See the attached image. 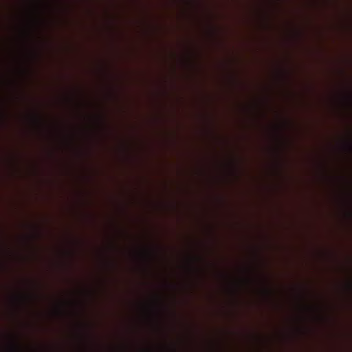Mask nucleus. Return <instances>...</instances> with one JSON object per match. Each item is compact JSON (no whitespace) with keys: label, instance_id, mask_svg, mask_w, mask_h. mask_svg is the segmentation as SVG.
Returning a JSON list of instances; mask_svg holds the SVG:
<instances>
[{"label":"nucleus","instance_id":"obj_1","mask_svg":"<svg viewBox=\"0 0 352 352\" xmlns=\"http://www.w3.org/2000/svg\"><path fill=\"white\" fill-rule=\"evenodd\" d=\"M3 243H0V245H3ZM24 245H33L34 243H23ZM73 245V243H71ZM76 243H74L75 245ZM109 245H118V243H108ZM133 245V277L135 276V249L136 245H139L140 243H132ZM144 245H154L155 243H144ZM188 245H198L199 243H187ZM238 245H242L243 243H237Z\"/></svg>","mask_w":352,"mask_h":352},{"label":"nucleus","instance_id":"obj_3","mask_svg":"<svg viewBox=\"0 0 352 352\" xmlns=\"http://www.w3.org/2000/svg\"><path fill=\"white\" fill-rule=\"evenodd\" d=\"M14 300L16 302H22L28 300L27 296H16L14 297Z\"/></svg>","mask_w":352,"mask_h":352},{"label":"nucleus","instance_id":"obj_2","mask_svg":"<svg viewBox=\"0 0 352 352\" xmlns=\"http://www.w3.org/2000/svg\"><path fill=\"white\" fill-rule=\"evenodd\" d=\"M10 350L11 352H19V346L13 339H12L10 344Z\"/></svg>","mask_w":352,"mask_h":352},{"label":"nucleus","instance_id":"obj_4","mask_svg":"<svg viewBox=\"0 0 352 352\" xmlns=\"http://www.w3.org/2000/svg\"><path fill=\"white\" fill-rule=\"evenodd\" d=\"M148 261V262H147V263H147V264H148V267H151V266H150V265H151V259H148V261Z\"/></svg>","mask_w":352,"mask_h":352},{"label":"nucleus","instance_id":"obj_5","mask_svg":"<svg viewBox=\"0 0 352 352\" xmlns=\"http://www.w3.org/2000/svg\"><path fill=\"white\" fill-rule=\"evenodd\" d=\"M265 293H266L267 294H270V291H268V290H265Z\"/></svg>","mask_w":352,"mask_h":352}]
</instances>
